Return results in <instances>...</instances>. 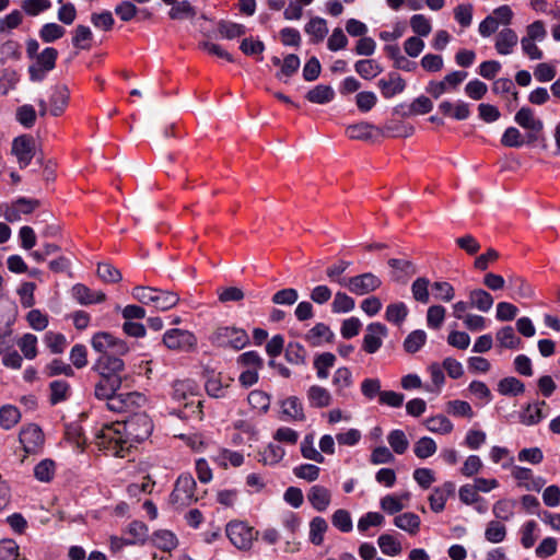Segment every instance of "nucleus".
Wrapping results in <instances>:
<instances>
[{"label": "nucleus", "mask_w": 560, "mask_h": 560, "mask_svg": "<svg viewBox=\"0 0 560 560\" xmlns=\"http://www.w3.org/2000/svg\"><path fill=\"white\" fill-rule=\"evenodd\" d=\"M394 524L410 535H417L420 529L421 520L417 514L406 512L397 515L394 518Z\"/></svg>", "instance_id": "bb28decb"}, {"label": "nucleus", "mask_w": 560, "mask_h": 560, "mask_svg": "<svg viewBox=\"0 0 560 560\" xmlns=\"http://www.w3.org/2000/svg\"><path fill=\"white\" fill-rule=\"evenodd\" d=\"M378 88L385 98H390L405 90L406 82L398 73L392 72L378 81Z\"/></svg>", "instance_id": "dca6fc26"}, {"label": "nucleus", "mask_w": 560, "mask_h": 560, "mask_svg": "<svg viewBox=\"0 0 560 560\" xmlns=\"http://www.w3.org/2000/svg\"><path fill=\"white\" fill-rule=\"evenodd\" d=\"M70 92L67 85L56 84L51 88L49 95V113L57 117L60 116L69 104Z\"/></svg>", "instance_id": "f8f14e48"}, {"label": "nucleus", "mask_w": 560, "mask_h": 560, "mask_svg": "<svg viewBox=\"0 0 560 560\" xmlns=\"http://www.w3.org/2000/svg\"><path fill=\"white\" fill-rule=\"evenodd\" d=\"M162 341L167 349L173 351L188 352L197 346V338L191 331L178 328L166 330Z\"/></svg>", "instance_id": "0eeeda50"}, {"label": "nucleus", "mask_w": 560, "mask_h": 560, "mask_svg": "<svg viewBox=\"0 0 560 560\" xmlns=\"http://www.w3.org/2000/svg\"><path fill=\"white\" fill-rule=\"evenodd\" d=\"M301 454L304 458L313 460L318 464H323L325 462V457L320 452L316 450L314 446V435L307 434L304 436L301 442Z\"/></svg>", "instance_id": "e433bc0d"}, {"label": "nucleus", "mask_w": 560, "mask_h": 560, "mask_svg": "<svg viewBox=\"0 0 560 560\" xmlns=\"http://www.w3.org/2000/svg\"><path fill=\"white\" fill-rule=\"evenodd\" d=\"M336 361L335 354L330 352H324L317 355L314 360V368L317 373V377L326 380L329 375L328 370L334 366Z\"/></svg>", "instance_id": "58836bf2"}, {"label": "nucleus", "mask_w": 560, "mask_h": 560, "mask_svg": "<svg viewBox=\"0 0 560 560\" xmlns=\"http://www.w3.org/2000/svg\"><path fill=\"white\" fill-rule=\"evenodd\" d=\"M337 283L353 294L365 295L377 290L382 285V280L372 272H365L348 279H338Z\"/></svg>", "instance_id": "423d86ee"}, {"label": "nucleus", "mask_w": 560, "mask_h": 560, "mask_svg": "<svg viewBox=\"0 0 560 560\" xmlns=\"http://www.w3.org/2000/svg\"><path fill=\"white\" fill-rule=\"evenodd\" d=\"M424 424L430 432L439 434H448L453 430V423L443 415L428 418Z\"/></svg>", "instance_id": "f704fd0d"}, {"label": "nucleus", "mask_w": 560, "mask_h": 560, "mask_svg": "<svg viewBox=\"0 0 560 560\" xmlns=\"http://www.w3.org/2000/svg\"><path fill=\"white\" fill-rule=\"evenodd\" d=\"M55 475V463L50 459L39 462L34 468V476L38 481L49 482Z\"/></svg>", "instance_id": "338daca9"}, {"label": "nucleus", "mask_w": 560, "mask_h": 560, "mask_svg": "<svg viewBox=\"0 0 560 560\" xmlns=\"http://www.w3.org/2000/svg\"><path fill=\"white\" fill-rule=\"evenodd\" d=\"M408 316V307L402 302H396L387 305L385 319L392 324L400 326Z\"/></svg>", "instance_id": "72a5a7b5"}, {"label": "nucleus", "mask_w": 560, "mask_h": 560, "mask_svg": "<svg viewBox=\"0 0 560 560\" xmlns=\"http://www.w3.org/2000/svg\"><path fill=\"white\" fill-rule=\"evenodd\" d=\"M376 129L372 124L362 121L359 124L350 125L346 129V135L350 139L354 140H368L373 136V131Z\"/></svg>", "instance_id": "c9c22d12"}, {"label": "nucleus", "mask_w": 560, "mask_h": 560, "mask_svg": "<svg viewBox=\"0 0 560 560\" xmlns=\"http://www.w3.org/2000/svg\"><path fill=\"white\" fill-rule=\"evenodd\" d=\"M428 371L431 376L432 385L431 386L427 385L425 389L428 392L440 394V392L443 387V384L445 382L443 366H441L439 363H431L428 366Z\"/></svg>", "instance_id": "8fccbe9b"}, {"label": "nucleus", "mask_w": 560, "mask_h": 560, "mask_svg": "<svg viewBox=\"0 0 560 560\" xmlns=\"http://www.w3.org/2000/svg\"><path fill=\"white\" fill-rule=\"evenodd\" d=\"M506 527L499 521H490L485 530V538L492 544H499L505 539Z\"/></svg>", "instance_id": "de8ad7c7"}, {"label": "nucleus", "mask_w": 560, "mask_h": 560, "mask_svg": "<svg viewBox=\"0 0 560 560\" xmlns=\"http://www.w3.org/2000/svg\"><path fill=\"white\" fill-rule=\"evenodd\" d=\"M332 338L334 332L323 323L316 324L305 335V340L313 347L320 346L323 342H330Z\"/></svg>", "instance_id": "5701e85b"}, {"label": "nucleus", "mask_w": 560, "mask_h": 560, "mask_svg": "<svg viewBox=\"0 0 560 560\" xmlns=\"http://www.w3.org/2000/svg\"><path fill=\"white\" fill-rule=\"evenodd\" d=\"M172 5L168 12V16L172 20L191 19L197 14L196 9L187 0L175 2Z\"/></svg>", "instance_id": "a19ab883"}, {"label": "nucleus", "mask_w": 560, "mask_h": 560, "mask_svg": "<svg viewBox=\"0 0 560 560\" xmlns=\"http://www.w3.org/2000/svg\"><path fill=\"white\" fill-rule=\"evenodd\" d=\"M118 354H104L95 361L92 370L95 371L98 376H120V372L125 369V363L117 357Z\"/></svg>", "instance_id": "1a4fd4ad"}, {"label": "nucleus", "mask_w": 560, "mask_h": 560, "mask_svg": "<svg viewBox=\"0 0 560 560\" xmlns=\"http://www.w3.org/2000/svg\"><path fill=\"white\" fill-rule=\"evenodd\" d=\"M387 442L392 447L393 452L401 455L409 447V440L402 430H393L387 435Z\"/></svg>", "instance_id": "4c0bfd02"}, {"label": "nucleus", "mask_w": 560, "mask_h": 560, "mask_svg": "<svg viewBox=\"0 0 560 560\" xmlns=\"http://www.w3.org/2000/svg\"><path fill=\"white\" fill-rule=\"evenodd\" d=\"M304 31L311 36L312 43L322 42L328 34L327 23L323 18H313L305 24Z\"/></svg>", "instance_id": "cd10ccee"}, {"label": "nucleus", "mask_w": 560, "mask_h": 560, "mask_svg": "<svg viewBox=\"0 0 560 560\" xmlns=\"http://www.w3.org/2000/svg\"><path fill=\"white\" fill-rule=\"evenodd\" d=\"M305 97L314 104H326L332 101L335 92L330 85L318 84L310 90Z\"/></svg>", "instance_id": "2f4dec72"}, {"label": "nucleus", "mask_w": 560, "mask_h": 560, "mask_svg": "<svg viewBox=\"0 0 560 560\" xmlns=\"http://www.w3.org/2000/svg\"><path fill=\"white\" fill-rule=\"evenodd\" d=\"M307 499L316 511L324 512L330 504L331 494L327 488L316 485L310 489Z\"/></svg>", "instance_id": "412c9836"}, {"label": "nucleus", "mask_w": 560, "mask_h": 560, "mask_svg": "<svg viewBox=\"0 0 560 560\" xmlns=\"http://www.w3.org/2000/svg\"><path fill=\"white\" fill-rule=\"evenodd\" d=\"M229 383H224L221 374L211 373L208 375L206 381V390L209 396L214 398H222L225 396Z\"/></svg>", "instance_id": "473e14b6"}, {"label": "nucleus", "mask_w": 560, "mask_h": 560, "mask_svg": "<svg viewBox=\"0 0 560 560\" xmlns=\"http://www.w3.org/2000/svg\"><path fill=\"white\" fill-rule=\"evenodd\" d=\"M153 430L150 417L145 413H135L125 422L104 425L95 435V444L115 457H125L132 446L148 439Z\"/></svg>", "instance_id": "f257e3e1"}, {"label": "nucleus", "mask_w": 560, "mask_h": 560, "mask_svg": "<svg viewBox=\"0 0 560 560\" xmlns=\"http://www.w3.org/2000/svg\"><path fill=\"white\" fill-rule=\"evenodd\" d=\"M285 455L282 446L269 443L261 452H259V462L264 465L275 466L279 464Z\"/></svg>", "instance_id": "c85d7f7f"}, {"label": "nucleus", "mask_w": 560, "mask_h": 560, "mask_svg": "<svg viewBox=\"0 0 560 560\" xmlns=\"http://www.w3.org/2000/svg\"><path fill=\"white\" fill-rule=\"evenodd\" d=\"M196 486V481L190 474L180 475L171 494L172 504L184 508L195 503L198 500L195 493Z\"/></svg>", "instance_id": "20e7f679"}, {"label": "nucleus", "mask_w": 560, "mask_h": 560, "mask_svg": "<svg viewBox=\"0 0 560 560\" xmlns=\"http://www.w3.org/2000/svg\"><path fill=\"white\" fill-rule=\"evenodd\" d=\"M429 285V279L424 277L417 278L411 284V292L413 299L420 303H428L430 299Z\"/></svg>", "instance_id": "5fc2aeb1"}, {"label": "nucleus", "mask_w": 560, "mask_h": 560, "mask_svg": "<svg viewBox=\"0 0 560 560\" xmlns=\"http://www.w3.org/2000/svg\"><path fill=\"white\" fill-rule=\"evenodd\" d=\"M91 346L101 355H125L129 352V347L126 341L116 338L115 336L107 331H100L94 334L91 339Z\"/></svg>", "instance_id": "39448f33"}, {"label": "nucleus", "mask_w": 560, "mask_h": 560, "mask_svg": "<svg viewBox=\"0 0 560 560\" xmlns=\"http://www.w3.org/2000/svg\"><path fill=\"white\" fill-rule=\"evenodd\" d=\"M515 122L529 131L530 133H537L542 130L544 124L540 119L536 118L534 110L529 107H522L514 116Z\"/></svg>", "instance_id": "4468645a"}, {"label": "nucleus", "mask_w": 560, "mask_h": 560, "mask_svg": "<svg viewBox=\"0 0 560 560\" xmlns=\"http://www.w3.org/2000/svg\"><path fill=\"white\" fill-rule=\"evenodd\" d=\"M306 351L299 342H290L285 349V360L295 365L304 364Z\"/></svg>", "instance_id": "680f3d73"}, {"label": "nucleus", "mask_w": 560, "mask_h": 560, "mask_svg": "<svg viewBox=\"0 0 560 560\" xmlns=\"http://www.w3.org/2000/svg\"><path fill=\"white\" fill-rule=\"evenodd\" d=\"M153 542L159 549L163 551H171L177 546V539L175 535L168 530L156 532L153 536Z\"/></svg>", "instance_id": "864d4df0"}, {"label": "nucleus", "mask_w": 560, "mask_h": 560, "mask_svg": "<svg viewBox=\"0 0 560 560\" xmlns=\"http://www.w3.org/2000/svg\"><path fill=\"white\" fill-rule=\"evenodd\" d=\"M306 397L310 406L313 408H326L332 402L331 393L320 385L310 386L306 392Z\"/></svg>", "instance_id": "6ab92c4d"}, {"label": "nucleus", "mask_w": 560, "mask_h": 560, "mask_svg": "<svg viewBox=\"0 0 560 560\" xmlns=\"http://www.w3.org/2000/svg\"><path fill=\"white\" fill-rule=\"evenodd\" d=\"M497 340L500 346L508 349H515L521 345V339L515 335L513 327L505 326L497 332Z\"/></svg>", "instance_id": "3c124183"}, {"label": "nucleus", "mask_w": 560, "mask_h": 560, "mask_svg": "<svg viewBox=\"0 0 560 560\" xmlns=\"http://www.w3.org/2000/svg\"><path fill=\"white\" fill-rule=\"evenodd\" d=\"M225 533L231 544L238 550L247 551L258 537V532L247 523L232 521L226 525Z\"/></svg>", "instance_id": "f03ea898"}, {"label": "nucleus", "mask_w": 560, "mask_h": 560, "mask_svg": "<svg viewBox=\"0 0 560 560\" xmlns=\"http://www.w3.org/2000/svg\"><path fill=\"white\" fill-rule=\"evenodd\" d=\"M217 463L226 468L229 465L240 467L244 463V456L240 452L222 450L215 457Z\"/></svg>", "instance_id": "6e6d98bb"}, {"label": "nucleus", "mask_w": 560, "mask_h": 560, "mask_svg": "<svg viewBox=\"0 0 560 560\" xmlns=\"http://www.w3.org/2000/svg\"><path fill=\"white\" fill-rule=\"evenodd\" d=\"M11 152L16 156L20 167H26L34 156V141L28 136L16 137L12 142Z\"/></svg>", "instance_id": "9b49d317"}, {"label": "nucleus", "mask_w": 560, "mask_h": 560, "mask_svg": "<svg viewBox=\"0 0 560 560\" xmlns=\"http://www.w3.org/2000/svg\"><path fill=\"white\" fill-rule=\"evenodd\" d=\"M0 560H25L20 558L19 546L12 539H3L0 541Z\"/></svg>", "instance_id": "774afa93"}, {"label": "nucleus", "mask_w": 560, "mask_h": 560, "mask_svg": "<svg viewBox=\"0 0 560 560\" xmlns=\"http://www.w3.org/2000/svg\"><path fill=\"white\" fill-rule=\"evenodd\" d=\"M179 302L177 293L155 289L152 305L159 311H167Z\"/></svg>", "instance_id": "c756f323"}, {"label": "nucleus", "mask_w": 560, "mask_h": 560, "mask_svg": "<svg viewBox=\"0 0 560 560\" xmlns=\"http://www.w3.org/2000/svg\"><path fill=\"white\" fill-rule=\"evenodd\" d=\"M122 380L120 376H100V380L94 386V396L97 399H107L121 386Z\"/></svg>", "instance_id": "2eb2a0df"}, {"label": "nucleus", "mask_w": 560, "mask_h": 560, "mask_svg": "<svg viewBox=\"0 0 560 560\" xmlns=\"http://www.w3.org/2000/svg\"><path fill=\"white\" fill-rule=\"evenodd\" d=\"M210 340L218 347L240 350L249 342V337L242 328L226 326L217 328L211 335Z\"/></svg>", "instance_id": "7ed1b4c3"}, {"label": "nucleus", "mask_w": 560, "mask_h": 560, "mask_svg": "<svg viewBox=\"0 0 560 560\" xmlns=\"http://www.w3.org/2000/svg\"><path fill=\"white\" fill-rule=\"evenodd\" d=\"M22 10L28 16H37L42 12L51 8L50 0H23L21 3Z\"/></svg>", "instance_id": "e2e57ef3"}, {"label": "nucleus", "mask_w": 560, "mask_h": 560, "mask_svg": "<svg viewBox=\"0 0 560 560\" xmlns=\"http://www.w3.org/2000/svg\"><path fill=\"white\" fill-rule=\"evenodd\" d=\"M20 350L26 359H34L37 355V337L25 334L18 342Z\"/></svg>", "instance_id": "69168bd1"}, {"label": "nucleus", "mask_w": 560, "mask_h": 560, "mask_svg": "<svg viewBox=\"0 0 560 560\" xmlns=\"http://www.w3.org/2000/svg\"><path fill=\"white\" fill-rule=\"evenodd\" d=\"M436 450V443L429 436L419 439L413 445V453L420 459H425L432 456L435 454Z\"/></svg>", "instance_id": "49530a36"}, {"label": "nucleus", "mask_w": 560, "mask_h": 560, "mask_svg": "<svg viewBox=\"0 0 560 560\" xmlns=\"http://www.w3.org/2000/svg\"><path fill=\"white\" fill-rule=\"evenodd\" d=\"M388 266L393 269V277L399 280L401 276H412L416 273V268L410 260L392 258L388 260Z\"/></svg>", "instance_id": "09e8293b"}, {"label": "nucleus", "mask_w": 560, "mask_h": 560, "mask_svg": "<svg viewBox=\"0 0 560 560\" xmlns=\"http://www.w3.org/2000/svg\"><path fill=\"white\" fill-rule=\"evenodd\" d=\"M518 43V36L512 28H503L495 36L494 47L500 55H510Z\"/></svg>", "instance_id": "a211bd4d"}, {"label": "nucleus", "mask_w": 560, "mask_h": 560, "mask_svg": "<svg viewBox=\"0 0 560 560\" xmlns=\"http://www.w3.org/2000/svg\"><path fill=\"white\" fill-rule=\"evenodd\" d=\"M195 389L196 385L191 381H176L173 385V397L177 401H183L186 407L194 405L195 401L189 398L195 396Z\"/></svg>", "instance_id": "b1692460"}, {"label": "nucleus", "mask_w": 560, "mask_h": 560, "mask_svg": "<svg viewBox=\"0 0 560 560\" xmlns=\"http://www.w3.org/2000/svg\"><path fill=\"white\" fill-rule=\"evenodd\" d=\"M355 306L354 300L345 292H337L331 303V311L334 313H348Z\"/></svg>", "instance_id": "4d7b16f0"}, {"label": "nucleus", "mask_w": 560, "mask_h": 560, "mask_svg": "<svg viewBox=\"0 0 560 560\" xmlns=\"http://www.w3.org/2000/svg\"><path fill=\"white\" fill-rule=\"evenodd\" d=\"M508 288L511 292L510 296L514 300L528 299L534 293L532 287L518 276L509 277Z\"/></svg>", "instance_id": "393cba45"}, {"label": "nucleus", "mask_w": 560, "mask_h": 560, "mask_svg": "<svg viewBox=\"0 0 560 560\" xmlns=\"http://www.w3.org/2000/svg\"><path fill=\"white\" fill-rule=\"evenodd\" d=\"M410 27L417 36L425 37L432 31L431 21L423 14H415L410 18Z\"/></svg>", "instance_id": "bf43d9fd"}, {"label": "nucleus", "mask_w": 560, "mask_h": 560, "mask_svg": "<svg viewBox=\"0 0 560 560\" xmlns=\"http://www.w3.org/2000/svg\"><path fill=\"white\" fill-rule=\"evenodd\" d=\"M427 341V334L424 330L417 329L411 331L404 341V349L408 353L418 352Z\"/></svg>", "instance_id": "37998d69"}, {"label": "nucleus", "mask_w": 560, "mask_h": 560, "mask_svg": "<svg viewBox=\"0 0 560 560\" xmlns=\"http://www.w3.org/2000/svg\"><path fill=\"white\" fill-rule=\"evenodd\" d=\"M512 476L520 487L529 491H540L546 481L541 477H535L529 468L515 466L512 469Z\"/></svg>", "instance_id": "ddd939ff"}, {"label": "nucleus", "mask_w": 560, "mask_h": 560, "mask_svg": "<svg viewBox=\"0 0 560 560\" xmlns=\"http://www.w3.org/2000/svg\"><path fill=\"white\" fill-rule=\"evenodd\" d=\"M21 418L19 409L12 405H5L0 408V425L4 430L12 429Z\"/></svg>", "instance_id": "a18cd8bd"}, {"label": "nucleus", "mask_w": 560, "mask_h": 560, "mask_svg": "<svg viewBox=\"0 0 560 560\" xmlns=\"http://www.w3.org/2000/svg\"><path fill=\"white\" fill-rule=\"evenodd\" d=\"M387 328L381 323H372L366 327L363 337L362 349L366 353H375L383 345V338L387 336Z\"/></svg>", "instance_id": "9d476101"}, {"label": "nucleus", "mask_w": 560, "mask_h": 560, "mask_svg": "<svg viewBox=\"0 0 560 560\" xmlns=\"http://www.w3.org/2000/svg\"><path fill=\"white\" fill-rule=\"evenodd\" d=\"M355 71L365 80H371L382 72L380 65L372 59L359 60L354 65Z\"/></svg>", "instance_id": "79ce46f5"}, {"label": "nucleus", "mask_w": 560, "mask_h": 560, "mask_svg": "<svg viewBox=\"0 0 560 560\" xmlns=\"http://www.w3.org/2000/svg\"><path fill=\"white\" fill-rule=\"evenodd\" d=\"M377 542L384 555L394 557L401 552V545L393 535L383 534L378 537Z\"/></svg>", "instance_id": "603ef678"}, {"label": "nucleus", "mask_w": 560, "mask_h": 560, "mask_svg": "<svg viewBox=\"0 0 560 560\" xmlns=\"http://www.w3.org/2000/svg\"><path fill=\"white\" fill-rule=\"evenodd\" d=\"M92 32L90 27L85 25H78L74 30V34L72 37V44L74 47L80 49H90L91 40H92Z\"/></svg>", "instance_id": "13d9d810"}, {"label": "nucleus", "mask_w": 560, "mask_h": 560, "mask_svg": "<svg viewBox=\"0 0 560 560\" xmlns=\"http://www.w3.org/2000/svg\"><path fill=\"white\" fill-rule=\"evenodd\" d=\"M544 406H546L544 400L527 405L520 413V421L525 425H535L539 423L545 417L542 413Z\"/></svg>", "instance_id": "a878e982"}, {"label": "nucleus", "mask_w": 560, "mask_h": 560, "mask_svg": "<svg viewBox=\"0 0 560 560\" xmlns=\"http://www.w3.org/2000/svg\"><path fill=\"white\" fill-rule=\"evenodd\" d=\"M20 442L27 454L38 452L44 444V434L36 424H28L20 431Z\"/></svg>", "instance_id": "6e6552de"}, {"label": "nucleus", "mask_w": 560, "mask_h": 560, "mask_svg": "<svg viewBox=\"0 0 560 560\" xmlns=\"http://www.w3.org/2000/svg\"><path fill=\"white\" fill-rule=\"evenodd\" d=\"M516 502L514 500H500L492 508L493 515L502 521H509L514 515Z\"/></svg>", "instance_id": "052dcab7"}, {"label": "nucleus", "mask_w": 560, "mask_h": 560, "mask_svg": "<svg viewBox=\"0 0 560 560\" xmlns=\"http://www.w3.org/2000/svg\"><path fill=\"white\" fill-rule=\"evenodd\" d=\"M525 390V385L517 380L516 377H504L498 384V392L501 395H512L517 396L523 394Z\"/></svg>", "instance_id": "ea45409f"}, {"label": "nucleus", "mask_w": 560, "mask_h": 560, "mask_svg": "<svg viewBox=\"0 0 560 560\" xmlns=\"http://www.w3.org/2000/svg\"><path fill=\"white\" fill-rule=\"evenodd\" d=\"M353 384L352 373L346 368H339L335 371L332 375V385L336 388V395L341 398H348L349 394L347 389H349Z\"/></svg>", "instance_id": "aec40b11"}, {"label": "nucleus", "mask_w": 560, "mask_h": 560, "mask_svg": "<svg viewBox=\"0 0 560 560\" xmlns=\"http://www.w3.org/2000/svg\"><path fill=\"white\" fill-rule=\"evenodd\" d=\"M282 413L285 420L304 421L305 413L301 400L295 396H290L282 401Z\"/></svg>", "instance_id": "4be33fe9"}, {"label": "nucleus", "mask_w": 560, "mask_h": 560, "mask_svg": "<svg viewBox=\"0 0 560 560\" xmlns=\"http://www.w3.org/2000/svg\"><path fill=\"white\" fill-rule=\"evenodd\" d=\"M72 295L81 305H90L105 301L106 295L102 291H92L84 284L78 283L72 287Z\"/></svg>", "instance_id": "f3484780"}, {"label": "nucleus", "mask_w": 560, "mask_h": 560, "mask_svg": "<svg viewBox=\"0 0 560 560\" xmlns=\"http://www.w3.org/2000/svg\"><path fill=\"white\" fill-rule=\"evenodd\" d=\"M469 302L471 307H476L480 312H488L493 305L491 294L482 289H475L469 293Z\"/></svg>", "instance_id": "7c9ffc66"}, {"label": "nucleus", "mask_w": 560, "mask_h": 560, "mask_svg": "<svg viewBox=\"0 0 560 560\" xmlns=\"http://www.w3.org/2000/svg\"><path fill=\"white\" fill-rule=\"evenodd\" d=\"M328 529L327 522L320 517L316 516L310 522V540L312 544L319 546L324 540V534Z\"/></svg>", "instance_id": "c03bdc74"}, {"label": "nucleus", "mask_w": 560, "mask_h": 560, "mask_svg": "<svg viewBox=\"0 0 560 560\" xmlns=\"http://www.w3.org/2000/svg\"><path fill=\"white\" fill-rule=\"evenodd\" d=\"M65 34L66 30L57 23H46L39 31V36L45 43H52Z\"/></svg>", "instance_id": "0e129e2a"}]
</instances>
